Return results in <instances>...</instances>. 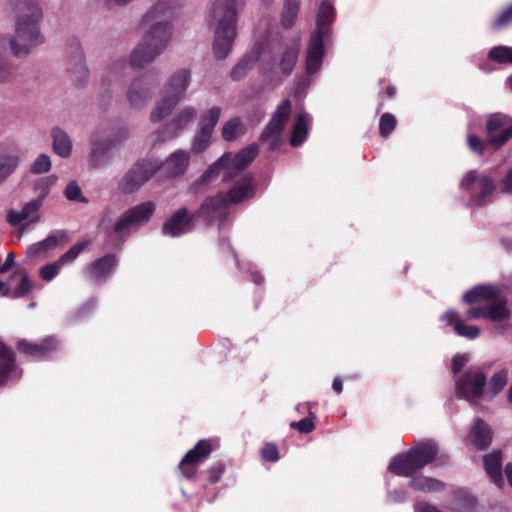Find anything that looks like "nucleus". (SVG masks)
<instances>
[{"instance_id":"4be33fe9","label":"nucleus","mask_w":512,"mask_h":512,"mask_svg":"<svg viewBox=\"0 0 512 512\" xmlns=\"http://www.w3.org/2000/svg\"><path fill=\"white\" fill-rule=\"evenodd\" d=\"M190 164V153L186 150H176L171 153L164 162L161 168L164 170L168 177H178L183 175Z\"/></svg>"},{"instance_id":"338daca9","label":"nucleus","mask_w":512,"mask_h":512,"mask_svg":"<svg viewBox=\"0 0 512 512\" xmlns=\"http://www.w3.org/2000/svg\"><path fill=\"white\" fill-rule=\"evenodd\" d=\"M387 94L389 95V97H392L395 94L394 88L393 87H389L387 89Z\"/></svg>"},{"instance_id":"c756f323","label":"nucleus","mask_w":512,"mask_h":512,"mask_svg":"<svg viewBox=\"0 0 512 512\" xmlns=\"http://www.w3.org/2000/svg\"><path fill=\"white\" fill-rule=\"evenodd\" d=\"M311 118L306 113H300L296 118L293 128L290 143L292 146L297 147L301 145L307 138Z\"/></svg>"},{"instance_id":"f8f14e48","label":"nucleus","mask_w":512,"mask_h":512,"mask_svg":"<svg viewBox=\"0 0 512 512\" xmlns=\"http://www.w3.org/2000/svg\"><path fill=\"white\" fill-rule=\"evenodd\" d=\"M292 109L291 101L284 100L272 115L271 120L261 134V140L268 144L271 150L278 148L280 138Z\"/></svg>"},{"instance_id":"864d4df0","label":"nucleus","mask_w":512,"mask_h":512,"mask_svg":"<svg viewBox=\"0 0 512 512\" xmlns=\"http://www.w3.org/2000/svg\"><path fill=\"white\" fill-rule=\"evenodd\" d=\"M512 22V5L504 10L494 22V27L501 28Z\"/></svg>"},{"instance_id":"bb28decb","label":"nucleus","mask_w":512,"mask_h":512,"mask_svg":"<svg viewBox=\"0 0 512 512\" xmlns=\"http://www.w3.org/2000/svg\"><path fill=\"white\" fill-rule=\"evenodd\" d=\"M472 444L479 450L486 449L492 441V432L481 419H476L469 434Z\"/></svg>"},{"instance_id":"6e6552de","label":"nucleus","mask_w":512,"mask_h":512,"mask_svg":"<svg viewBox=\"0 0 512 512\" xmlns=\"http://www.w3.org/2000/svg\"><path fill=\"white\" fill-rule=\"evenodd\" d=\"M55 176H49L42 178L38 181L36 189H40L39 196L26 203L21 210H9L7 213V221L14 226H21L22 229L19 232V237L22 235L24 227L36 223L40 219V208L43 204V200L48 194V187L56 182Z\"/></svg>"},{"instance_id":"e2e57ef3","label":"nucleus","mask_w":512,"mask_h":512,"mask_svg":"<svg viewBox=\"0 0 512 512\" xmlns=\"http://www.w3.org/2000/svg\"><path fill=\"white\" fill-rule=\"evenodd\" d=\"M505 474H506L507 481H508L509 485L512 486V464L511 463L506 465Z\"/></svg>"},{"instance_id":"39448f33","label":"nucleus","mask_w":512,"mask_h":512,"mask_svg":"<svg viewBox=\"0 0 512 512\" xmlns=\"http://www.w3.org/2000/svg\"><path fill=\"white\" fill-rule=\"evenodd\" d=\"M259 148L257 144H251L237 154L225 153L219 160L214 162L202 174L198 183L210 184L218 179L222 174V180L226 181L246 168L258 155Z\"/></svg>"},{"instance_id":"2eb2a0df","label":"nucleus","mask_w":512,"mask_h":512,"mask_svg":"<svg viewBox=\"0 0 512 512\" xmlns=\"http://www.w3.org/2000/svg\"><path fill=\"white\" fill-rule=\"evenodd\" d=\"M157 83V74L146 73L133 80L127 91V100L131 107L144 106L152 96Z\"/></svg>"},{"instance_id":"f03ea898","label":"nucleus","mask_w":512,"mask_h":512,"mask_svg":"<svg viewBox=\"0 0 512 512\" xmlns=\"http://www.w3.org/2000/svg\"><path fill=\"white\" fill-rule=\"evenodd\" d=\"M165 7L158 3L150 8L143 17L145 32L130 55L131 65L143 67L153 62L170 44L173 25L165 17Z\"/></svg>"},{"instance_id":"a211bd4d","label":"nucleus","mask_w":512,"mask_h":512,"mask_svg":"<svg viewBox=\"0 0 512 512\" xmlns=\"http://www.w3.org/2000/svg\"><path fill=\"white\" fill-rule=\"evenodd\" d=\"M58 346V341L53 337H47L40 342L20 340L17 343V349L19 352L34 358L45 357L51 352L56 351Z\"/></svg>"},{"instance_id":"4c0bfd02","label":"nucleus","mask_w":512,"mask_h":512,"mask_svg":"<svg viewBox=\"0 0 512 512\" xmlns=\"http://www.w3.org/2000/svg\"><path fill=\"white\" fill-rule=\"evenodd\" d=\"M410 486L418 491L433 492L442 489L443 484L434 478L418 476L410 481Z\"/></svg>"},{"instance_id":"e433bc0d","label":"nucleus","mask_w":512,"mask_h":512,"mask_svg":"<svg viewBox=\"0 0 512 512\" xmlns=\"http://www.w3.org/2000/svg\"><path fill=\"white\" fill-rule=\"evenodd\" d=\"M299 53V42L295 41L290 46H287L282 53L280 66L284 73L289 74L293 70Z\"/></svg>"},{"instance_id":"393cba45","label":"nucleus","mask_w":512,"mask_h":512,"mask_svg":"<svg viewBox=\"0 0 512 512\" xmlns=\"http://www.w3.org/2000/svg\"><path fill=\"white\" fill-rule=\"evenodd\" d=\"M65 237V233L62 231L54 232L43 241L31 245L27 250V254L30 257L45 258L59 245V243L64 241Z\"/></svg>"},{"instance_id":"a19ab883","label":"nucleus","mask_w":512,"mask_h":512,"mask_svg":"<svg viewBox=\"0 0 512 512\" xmlns=\"http://www.w3.org/2000/svg\"><path fill=\"white\" fill-rule=\"evenodd\" d=\"M212 135V132L198 128L193 140L192 150L197 153L205 151L211 143Z\"/></svg>"},{"instance_id":"0eeeda50","label":"nucleus","mask_w":512,"mask_h":512,"mask_svg":"<svg viewBox=\"0 0 512 512\" xmlns=\"http://www.w3.org/2000/svg\"><path fill=\"white\" fill-rule=\"evenodd\" d=\"M254 193V186L251 176H244L237 181L231 190L228 192L227 197L217 195L216 197L207 198L202 204L199 213L201 216L218 217L221 216L225 210L227 202L239 203L244 199L252 197Z\"/></svg>"},{"instance_id":"13d9d810","label":"nucleus","mask_w":512,"mask_h":512,"mask_svg":"<svg viewBox=\"0 0 512 512\" xmlns=\"http://www.w3.org/2000/svg\"><path fill=\"white\" fill-rule=\"evenodd\" d=\"M12 78V72L6 65L0 62V83L9 82Z\"/></svg>"},{"instance_id":"ddd939ff","label":"nucleus","mask_w":512,"mask_h":512,"mask_svg":"<svg viewBox=\"0 0 512 512\" xmlns=\"http://www.w3.org/2000/svg\"><path fill=\"white\" fill-rule=\"evenodd\" d=\"M460 186L471 195L477 205L484 204L495 189L493 179L477 171L468 172L463 177Z\"/></svg>"},{"instance_id":"680f3d73","label":"nucleus","mask_w":512,"mask_h":512,"mask_svg":"<svg viewBox=\"0 0 512 512\" xmlns=\"http://www.w3.org/2000/svg\"><path fill=\"white\" fill-rule=\"evenodd\" d=\"M332 387L337 393H341L343 389L342 380L340 378H335Z\"/></svg>"},{"instance_id":"bf43d9fd","label":"nucleus","mask_w":512,"mask_h":512,"mask_svg":"<svg viewBox=\"0 0 512 512\" xmlns=\"http://www.w3.org/2000/svg\"><path fill=\"white\" fill-rule=\"evenodd\" d=\"M15 260V254L14 253H8L6 256L5 262L0 266V273L7 272L10 268L13 267Z\"/></svg>"},{"instance_id":"cd10ccee","label":"nucleus","mask_w":512,"mask_h":512,"mask_svg":"<svg viewBox=\"0 0 512 512\" xmlns=\"http://www.w3.org/2000/svg\"><path fill=\"white\" fill-rule=\"evenodd\" d=\"M418 469L410 452L394 457L388 466V470L398 476H409Z\"/></svg>"},{"instance_id":"5fc2aeb1","label":"nucleus","mask_w":512,"mask_h":512,"mask_svg":"<svg viewBox=\"0 0 512 512\" xmlns=\"http://www.w3.org/2000/svg\"><path fill=\"white\" fill-rule=\"evenodd\" d=\"M261 455L265 460L268 461H277L278 456V449L273 444H266L261 451Z\"/></svg>"},{"instance_id":"ea45409f","label":"nucleus","mask_w":512,"mask_h":512,"mask_svg":"<svg viewBox=\"0 0 512 512\" xmlns=\"http://www.w3.org/2000/svg\"><path fill=\"white\" fill-rule=\"evenodd\" d=\"M508 381V371L506 369H502L496 372L490 379L488 383V392H491L492 395H496L499 393L507 384Z\"/></svg>"},{"instance_id":"2f4dec72","label":"nucleus","mask_w":512,"mask_h":512,"mask_svg":"<svg viewBox=\"0 0 512 512\" xmlns=\"http://www.w3.org/2000/svg\"><path fill=\"white\" fill-rule=\"evenodd\" d=\"M260 55V48L254 47L249 53H247L232 69L231 78L233 80H239L243 78L247 72L254 66L258 61Z\"/></svg>"},{"instance_id":"5701e85b","label":"nucleus","mask_w":512,"mask_h":512,"mask_svg":"<svg viewBox=\"0 0 512 512\" xmlns=\"http://www.w3.org/2000/svg\"><path fill=\"white\" fill-rule=\"evenodd\" d=\"M323 40L319 33H313L307 49L306 70L312 75L319 71L323 61Z\"/></svg>"},{"instance_id":"9b49d317","label":"nucleus","mask_w":512,"mask_h":512,"mask_svg":"<svg viewBox=\"0 0 512 512\" xmlns=\"http://www.w3.org/2000/svg\"><path fill=\"white\" fill-rule=\"evenodd\" d=\"M155 211L152 201L143 202L124 212L115 223L114 231L120 235H127L132 229L148 222Z\"/></svg>"},{"instance_id":"774afa93","label":"nucleus","mask_w":512,"mask_h":512,"mask_svg":"<svg viewBox=\"0 0 512 512\" xmlns=\"http://www.w3.org/2000/svg\"><path fill=\"white\" fill-rule=\"evenodd\" d=\"M507 84L512 89V75L507 79Z\"/></svg>"},{"instance_id":"b1692460","label":"nucleus","mask_w":512,"mask_h":512,"mask_svg":"<svg viewBox=\"0 0 512 512\" xmlns=\"http://www.w3.org/2000/svg\"><path fill=\"white\" fill-rule=\"evenodd\" d=\"M441 321L452 326L457 335L468 339H476L480 335V328L475 325H466L454 310H448L441 316Z\"/></svg>"},{"instance_id":"a878e982","label":"nucleus","mask_w":512,"mask_h":512,"mask_svg":"<svg viewBox=\"0 0 512 512\" xmlns=\"http://www.w3.org/2000/svg\"><path fill=\"white\" fill-rule=\"evenodd\" d=\"M116 265V257L108 254L91 263L87 268V273L92 280L102 281L109 276Z\"/></svg>"},{"instance_id":"0e129e2a","label":"nucleus","mask_w":512,"mask_h":512,"mask_svg":"<svg viewBox=\"0 0 512 512\" xmlns=\"http://www.w3.org/2000/svg\"><path fill=\"white\" fill-rule=\"evenodd\" d=\"M133 1L134 0H112V2H114L118 6H125Z\"/></svg>"},{"instance_id":"473e14b6","label":"nucleus","mask_w":512,"mask_h":512,"mask_svg":"<svg viewBox=\"0 0 512 512\" xmlns=\"http://www.w3.org/2000/svg\"><path fill=\"white\" fill-rule=\"evenodd\" d=\"M335 18V11L331 3L324 1L317 14V29L313 33H319L324 38L328 33L327 25Z\"/></svg>"},{"instance_id":"412c9836","label":"nucleus","mask_w":512,"mask_h":512,"mask_svg":"<svg viewBox=\"0 0 512 512\" xmlns=\"http://www.w3.org/2000/svg\"><path fill=\"white\" fill-rule=\"evenodd\" d=\"M197 111L192 106H186L178 111L170 120L166 127V134L159 137V140L165 141L174 137L179 131L187 128L196 118Z\"/></svg>"},{"instance_id":"7c9ffc66","label":"nucleus","mask_w":512,"mask_h":512,"mask_svg":"<svg viewBox=\"0 0 512 512\" xmlns=\"http://www.w3.org/2000/svg\"><path fill=\"white\" fill-rule=\"evenodd\" d=\"M484 468L491 481L498 487L503 485L501 474V455L499 452L487 454L483 458Z\"/></svg>"},{"instance_id":"49530a36","label":"nucleus","mask_w":512,"mask_h":512,"mask_svg":"<svg viewBox=\"0 0 512 512\" xmlns=\"http://www.w3.org/2000/svg\"><path fill=\"white\" fill-rule=\"evenodd\" d=\"M467 144L469 149L478 155H483L486 147L489 146L488 142L485 143L480 137L472 133L467 136Z\"/></svg>"},{"instance_id":"58836bf2","label":"nucleus","mask_w":512,"mask_h":512,"mask_svg":"<svg viewBox=\"0 0 512 512\" xmlns=\"http://www.w3.org/2000/svg\"><path fill=\"white\" fill-rule=\"evenodd\" d=\"M298 5V0H286L281 17V23L285 28L294 24L298 13Z\"/></svg>"},{"instance_id":"69168bd1","label":"nucleus","mask_w":512,"mask_h":512,"mask_svg":"<svg viewBox=\"0 0 512 512\" xmlns=\"http://www.w3.org/2000/svg\"><path fill=\"white\" fill-rule=\"evenodd\" d=\"M508 401L512 403V383L508 390Z\"/></svg>"},{"instance_id":"052dcab7","label":"nucleus","mask_w":512,"mask_h":512,"mask_svg":"<svg viewBox=\"0 0 512 512\" xmlns=\"http://www.w3.org/2000/svg\"><path fill=\"white\" fill-rule=\"evenodd\" d=\"M404 497H405L404 492H402V491H394V492L389 493V495H388L389 500L394 501V502H401L404 500Z\"/></svg>"},{"instance_id":"aec40b11","label":"nucleus","mask_w":512,"mask_h":512,"mask_svg":"<svg viewBox=\"0 0 512 512\" xmlns=\"http://www.w3.org/2000/svg\"><path fill=\"white\" fill-rule=\"evenodd\" d=\"M22 371L15 365L14 353L0 341V386L19 379Z\"/></svg>"},{"instance_id":"c85d7f7f","label":"nucleus","mask_w":512,"mask_h":512,"mask_svg":"<svg viewBox=\"0 0 512 512\" xmlns=\"http://www.w3.org/2000/svg\"><path fill=\"white\" fill-rule=\"evenodd\" d=\"M409 452L411 453V457H413L417 467L421 469L433 461L437 454V448L434 443L427 442L417 445Z\"/></svg>"},{"instance_id":"6ab92c4d","label":"nucleus","mask_w":512,"mask_h":512,"mask_svg":"<svg viewBox=\"0 0 512 512\" xmlns=\"http://www.w3.org/2000/svg\"><path fill=\"white\" fill-rule=\"evenodd\" d=\"M192 229V216L186 208L176 211L163 225L165 235L176 237Z\"/></svg>"},{"instance_id":"3c124183","label":"nucleus","mask_w":512,"mask_h":512,"mask_svg":"<svg viewBox=\"0 0 512 512\" xmlns=\"http://www.w3.org/2000/svg\"><path fill=\"white\" fill-rule=\"evenodd\" d=\"M65 197L70 201H81L82 193L78 184L74 181L70 182L65 189Z\"/></svg>"},{"instance_id":"9d476101","label":"nucleus","mask_w":512,"mask_h":512,"mask_svg":"<svg viewBox=\"0 0 512 512\" xmlns=\"http://www.w3.org/2000/svg\"><path fill=\"white\" fill-rule=\"evenodd\" d=\"M486 374L481 367H473L456 378V393L460 398L475 402L482 394Z\"/></svg>"},{"instance_id":"8fccbe9b","label":"nucleus","mask_w":512,"mask_h":512,"mask_svg":"<svg viewBox=\"0 0 512 512\" xmlns=\"http://www.w3.org/2000/svg\"><path fill=\"white\" fill-rule=\"evenodd\" d=\"M290 426L302 434L310 433L315 429L314 420L310 417L304 418L298 422H292Z\"/></svg>"},{"instance_id":"c9c22d12","label":"nucleus","mask_w":512,"mask_h":512,"mask_svg":"<svg viewBox=\"0 0 512 512\" xmlns=\"http://www.w3.org/2000/svg\"><path fill=\"white\" fill-rule=\"evenodd\" d=\"M222 109L219 106H213L200 115L198 128L214 133V129L220 119Z\"/></svg>"},{"instance_id":"c03bdc74","label":"nucleus","mask_w":512,"mask_h":512,"mask_svg":"<svg viewBox=\"0 0 512 512\" xmlns=\"http://www.w3.org/2000/svg\"><path fill=\"white\" fill-rule=\"evenodd\" d=\"M88 242H80L75 245H73L66 253H64L58 261L62 266L65 264L73 262L78 255L84 251V249L87 247Z\"/></svg>"},{"instance_id":"a18cd8bd","label":"nucleus","mask_w":512,"mask_h":512,"mask_svg":"<svg viewBox=\"0 0 512 512\" xmlns=\"http://www.w3.org/2000/svg\"><path fill=\"white\" fill-rule=\"evenodd\" d=\"M396 119L390 113H384L379 122V132L383 137H387L395 128Z\"/></svg>"},{"instance_id":"72a5a7b5","label":"nucleus","mask_w":512,"mask_h":512,"mask_svg":"<svg viewBox=\"0 0 512 512\" xmlns=\"http://www.w3.org/2000/svg\"><path fill=\"white\" fill-rule=\"evenodd\" d=\"M53 149L61 157H68L72 151V142L65 131L59 128L52 130Z\"/></svg>"},{"instance_id":"6e6d98bb","label":"nucleus","mask_w":512,"mask_h":512,"mask_svg":"<svg viewBox=\"0 0 512 512\" xmlns=\"http://www.w3.org/2000/svg\"><path fill=\"white\" fill-rule=\"evenodd\" d=\"M499 187L503 193L512 194V169L500 180Z\"/></svg>"},{"instance_id":"09e8293b","label":"nucleus","mask_w":512,"mask_h":512,"mask_svg":"<svg viewBox=\"0 0 512 512\" xmlns=\"http://www.w3.org/2000/svg\"><path fill=\"white\" fill-rule=\"evenodd\" d=\"M62 267L63 266L60 264L58 260L53 263H48L40 269V277L44 281H51L58 275Z\"/></svg>"},{"instance_id":"4468645a","label":"nucleus","mask_w":512,"mask_h":512,"mask_svg":"<svg viewBox=\"0 0 512 512\" xmlns=\"http://www.w3.org/2000/svg\"><path fill=\"white\" fill-rule=\"evenodd\" d=\"M488 145L499 149L512 138V119L503 114H493L486 121Z\"/></svg>"},{"instance_id":"423d86ee","label":"nucleus","mask_w":512,"mask_h":512,"mask_svg":"<svg viewBox=\"0 0 512 512\" xmlns=\"http://www.w3.org/2000/svg\"><path fill=\"white\" fill-rule=\"evenodd\" d=\"M190 84V73L188 70L177 71L169 80L163 97L156 102L150 113V120L153 123L160 122L172 109L182 100L185 91Z\"/></svg>"},{"instance_id":"de8ad7c7","label":"nucleus","mask_w":512,"mask_h":512,"mask_svg":"<svg viewBox=\"0 0 512 512\" xmlns=\"http://www.w3.org/2000/svg\"><path fill=\"white\" fill-rule=\"evenodd\" d=\"M51 168L50 157L46 154H40L31 166V171L35 174L46 173Z\"/></svg>"},{"instance_id":"f704fd0d","label":"nucleus","mask_w":512,"mask_h":512,"mask_svg":"<svg viewBox=\"0 0 512 512\" xmlns=\"http://www.w3.org/2000/svg\"><path fill=\"white\" fill-rule=\"evenodd\" d=\"M246 129L239 117H234L226 121L222 127L221 134L225 141H234L244 135Z\"/></svg>"},{"instance_id":"1a4fd4ad","label":"nucleus","mask_w":512,"mask_h":512,"mask_svg":"<svg viewBox=\"0 0 512 512\" xmlns=\"http://www.w3.org/2000/svg\"><path fill=\"white\" fill-rule=\"evenodd\" d=\"M161 166L162 161L158 159H143L136 162L122 178L120 184L122 190L127 193L138 190L161 169Z\"/></svg>"},{"instance_id":"dca6fc26","label":"nucleus","mask_w":512,"mask_h":512,"mask_svg":"<svg viewBox=\"0 0 512 512\" xmlns=\"http://www.w3.org/2000/svg\"><path fill=\"white\" fill-rule=\"evenodd\" d=\"M120 143L115 136H104L95 133L91 138L90 157L94 165L100 166L107 163L112 157V150Z\"/></svg>"},{"instance_id":"4d7b16f0","label":"nucleus","mask_w":512,"mask_h":512,"mask_svg":"<svg viewBox=\"0 0 512 512\" xmlns=\"http://www.w3.org/2000/svg\"><path fill=\"white\" fill-rule=\"evenodd\" d=\"M469 360V357L467 354H462V355H456L453 360H452V364H451V370L454 374L458 373L462 367L465 366V364L468 362Z\"/></svg>"},{"instance_id":"f3484780","label":"nucleus","mask_w":512,"mask_h":512,"mask_svg":"<svg viewBox=\"0 0 512 512\" xmlns=\"http://www.w3.org/2000/svg\"><path fill=\"white\" fill-rule=\"evenodd\" d=\"M212 446L208 440H200L196 446L188 451L179 464L183 475L191 478L195 475V466L203 462L211 453Z\"/></svg>"},{"instance_id":"7ed1b4c3","label":"nucleus","mask_w":512,"mask_h":512,"mask_svg":"<svg viewBox=\"0 0 512 512\" xmlns=\"http://www.w3.org/2000/svg\"><path fill=\"white\" fill-rule=\"evenodd\" d=\"M246 0H210L207 20L214 26L212 51L217 59L226 58L237 35V19Z\"/></svg>"},{"instance_id":"79ce46f5","label":"nucleus","mask_w":512,"mask_h":512,"mask_svg":"<svg viewBox=\"0 0 512 512\" xmlns=\"http://www.w3.org/2000/svg\"><path fill=\"white\" fill-rule=\"evenodd\" d=\"M18 166V157L15 155L0 156V182L8 177Z\"/></svg>"},{"instance_id":"f257e3e1","label":"nucleus","mask_w":512,"mask_h":512,"mask_svg":"<svg viewBox=\"0 0 512 512\" xmlns=\"http://www.w3.org/2000/svg\"><path fill=\"white\" fill-rule=\"evenodd\" d=\"M8 9L15 18L14 35L0 38V50L9 45L13 55H27L42 42L39 32L42 11L35 0H9Z\"/></svg>"},{"instance_id":"37998d69","label":"nucleus","mask_w":512,"mask_h":512,"mask_svg":"<svg viewBox=\"0 0 512 512\" xmlns=\"http://www.w3.org/2000/svg\"><path fill=\"white\" fill-rule=\"evenodd\" d=\"M488 56L498 63L512 64V47L496 46L489 51Z\"/></svg>"},{"instance_id":"603ef678","label":"nucleus","mask_w":512,"mask_h":512,"mask_svg":"<svg viewBox=\"0 0 512 512\" xmlns=\"http://www.w3.org/2000/svg\"><path fill=\"white\" fill-rule=\"evenodd\" d=\"M31 290V282L26 275L22 276L18 287L11 292L13 297H22Z\"/></svg>"},{"instance_id":"20e7f679","label":"nucleus","mask_w":512,"mask_h":512,"mask_svg":"<svg viewBox=\"0 0 512 512\" xmlns=\"http://www.w3.org/2000/svg\"><path fill=\"white\" fill-rule=\"evenodd\" d=\"M499 288L496 286H477L467 291L464 296V302L474 304L481 301H487L483 306H475L468 310V319L485 318L491 321H501L509 316V310L503 300L498 299Z\"/></svg>"}]
</instances>
